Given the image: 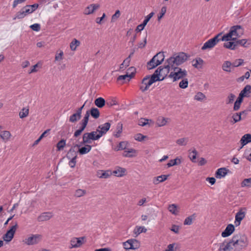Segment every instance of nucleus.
<instances>
[{"mask_svg": "<svg viewBox=\"0 0 251 251\" xmlns=\"http://www.w3.org/2000/svg\"><path fill=\"white\" fill-rule=\"evenodd\" d=\"M248 245V239L245 234H235L228 242L220 244L219 250L223 251H241Z\"/></svg>", "mask_w": 251, "mask_h": 251, "instance_id": "1", "label": "nucleus"}, {"mask_svg": "<svg viewBox=\"0 0 251 251\" xmlns=\"http://www.w3.org/2000/svg\"><path fill=\"white\" fill-rule=\"evenodd\" d=\"M188 57L189 56L186 53L180 52L173 54L166 60V62L171 65V67H177V66L185 62Z\"/></svg>", "mask_w": 251, "mask_h": 251, "instance_id": "2", "label": "nucleus"}, {"mask_svg": "<svg viewBox=\"0 0 251 251\" xmlns=\"http://www.w3.org/2000/svg\"><path fill=\"white\" fill-rule=\"evenodd\" d=\"M97 130L96 131H93L91 132H86L83 134L82 136V141L80 142L82 145H85L86 144H90L92 142V140L95 141L99 139L101 136L98 133Z\"/></svg>", "mask_w": 251, "mask_h": 251, "instance_id": "3", "label": "nucleus"}, {"mask_svg": "<svg viewBox=\"0 0 251 251\" xmlns=\"http://www.w3.org/2000/svg\"><path fill=\"white\" fill-rule=\"evenodd\" d=\"M171 68V65L168 64L165 65V66H160L154 72L153 74V75H155L157 76V78H158V81H162L167 76L168 73L170 72V68Z\"/></svg>", "mask_w": 251, "mask_h": 251, "instance_id": "4", "label": "nucleus"}, {"mask_svg": "<svg viewBox=\"0 0 251 251\" xmlns=\"http://www.w3.org/2000/svg\"><path fill=\"white\" fill-rule=\"evenodd\" d=\"M171 68L174 71L171 72L169 75V77L173 78L174 82L179 79L183 78L187 75V71L185 70H182L178 67H171Z\"/></svg>", "mask_w": 251, "mask_h": 251, "instance_id": "5", "label": "nucleus"}, {"mask_svg": "<svg viewBox=\"0 0 251 251\" xmlns=\"http://www.w3.org/2000/svg\"><path fill=\"white\" fill-rule=\"evenodd\" d=\"M222 34V33H220L213 38L208 40L203 44V46L201 47V50H204L206 49H211L215 47L220 41L219 37L221 36Z\"/></svg>", "mask_w": 251, "mask_h": 251, "instance_id": "6", "label": "nucleus"}, {"mask_svg": "<svg viewBox=\"0 0 251 251\" xmlns=\"http://www.w3.org/2000/svg\"><path fill=\"white\" fill-rule=\"evenodd\" d=\"M158 81L157 76L153 75H148L142 79V84L146 85L144 89L142 88V91L147 90L149 87L153 83Z\"/></svg>", "mask_w": 251, "mask_h": 251, "instance_id": "7", "label": "nucleus"}, {"mask_svg": "<svg viewBox=\"0 0 251 251\" xmlns=\"http://www.w3.org/2000/svg\"><path fill=\"white\" fill-rule=\"evenodd\" d=\"M17 227L18 225L17 223L12 226L10 229L8 230L6 233L3 235V239L7 242L11 241L14 237Z\"/></svg>", "mask_w": 251, "mask_h": 251, "instance_id": "8", "label": "nucleus"}, {"mask_svg": "<svg viewBox=\"0 0 251 251\" xmlns=\"http://www.w3.org/2000/svg\"><path fill=\"white\" fill-rule=\"evenodd\" d=\"M41 239V235L32 234L30 237L25 238L23 242L28 245H32L38 243Z\"/></svg>", "mask_w": 251, "mask_h": 251, "instance_id": "9", "label": "nucleus"}, {"mask_svg": "<svg viewBox=\"0 0 251 251\" xmlns=\"http://www.w3.org/2000/svg\"><path fill=\"white\" fill-rule=\"evenodd\" d=\"M81 146H82V145L80 143L78 144L73 143V146L71 147V148L69 150V151H68V152L66 154V157L68 159H72V158L76 159L77 157V152H78L75 151V148H79Z\"/></svg>", "mask_w": 251, "mask_h": 251, "instance_id": "10", "label": "nucleus"}, {"mask_svg": "<svg viewBox=\"0 0 251 251\" xmlns=\"http://www.w3.org/2000/svg\"><path fill=\"white\" fill-rule=\"evenodd\" d=\"M229 31L233 36L236 37H240L244 32L242 26L240 25H234L231 27Z\"/></svg>", "mask_w": 251, "mask_h": 251, "instance_id": "11", "label": "nucleus"}, {"mask_svg": "<svg viewBox=\"0 0 251 251\" xmlns=\"http://www.w3.org/2000/svg\"><path fill=\"white\" fill-rule=\"evenodd\" d=\"M110 126L111 124L110 123H105L103 125H100L98 127L97 130L101 137L102 135L106 134V132L109 130Z\"/></svg>", "mask_w": 251, "mask_h": 251, "instance_id": "12", "label": "nucleus"}, {"mask_svg": "<svg viewBox=\"0 0 251 251\" xmlns=\"http://www.w3.org/2000/svg\"><path fill=\"white\" fill-rule=\"evenodd\" d=\"M85 238V237H81L79 238L74 237L71 240V249L73 248H78L81 246L83 244L82 240Z\"/></svg>", "mask_w": 251, "mask_h": 251, "instance_id": "13", "label": "nucleus"}, {"mask_svg": "<svg viewBox=\"0 0 251 251\" xmlns=\"http://www.w3.org/2000/svg\"><path fill=\"white\" fill-rule=\"evenodd\" d=\"M235 227L232 224H229L227 226L226 229L222 233V236L223 237H227L231 235L234 231Z\"/></svg>", "mask_w": 251, "mask_h": 251, "instance_id": "14", "label": "nucleus"}, {"mask_svg": "<svg viewBox=\"0 0 251 251\" xmlns=\"http://www.w3.org/2000/svg\"><path fill=\"white\" fill-rule=\"evenodd\" d=\"M229 170L226 168H221L218 169L215 173V177L217 178H221L225 177L227 174Z\"/></svg>", "mask_w": 251, "mask_h": 251, "instance_id": "15", "label": "nucleus"}, {"mask_svg": "<svg viewBox=\"0 0 251 251\" xmlns=\"http://www.w3.org/2000/svg\"><path fill=\"white\" fill-rule=\"evenodd\" d=\"M251 142V134H246L244 136H242L240 140V143L241 144V147L238 149V151H240L245 145Z\"/></svg>", "mask_w": 251, "mask_h": 251, "instance_id": "16", "label": "nucleus"}, {"mask_svg": "<svg viewBox=\"0 0 251 251\" xmlns=\"http://www.w3.org/2000/svg\"><path fill=\"white\" fill-rule=\"evenodd\" d=\"M243 97H251V85H247L239 93Z\"/></svg>", "mask_w": 251, "mask_h": 251, "instance_id": "17", "label": "nucleus"}, {"mask_svg": "<svg viewBox=\"0 0 251 251\" xmlns=\"http://www.w3.org/2000/svg\"><path fill=\"white\" fill-rule=\"evenodd\" d=\"M245 213L242 210H239L235 215V224L236 226L240 225L241 221L244 218Z\"/></svg>", "mask_w": 251, "mask_h": 251, "instance_id": "18", "label": "nucleus"}, {"mask_svg": "<svg viewBox=\"0 0 251 251\" xmlns=\"http://www.w3.org/2000/svg\"><path fill=\"white\" fill-rule=\"evenodd\" d=\"M158 61L157 62L155 58H152L149 62H147L146 67L148 70H150L155 68L159 65Z\"/></svg>", "mask_w": 251, "mask_h": 251, "instance_id": "19", "label": "nucleus"}, {"mask_svg": "<svg viewBox=\"0 0 251 251\" xmlns=\"http://www.w3.org/2000/svg\"><path fill=\"white\" fill-rule=\"evenodd\" d=\"M39 6V4L37 3H34L32 5H26L24 6L23 9L25 10V11L27 13V14H30L34 12Z\"/></svg>", "mask_w": 251, "mask_h": 251, "instance_id": "20", "label": "nucleus"}, {"mask_svg": "<svg viewBox=\"0 0 251 251\" xmlns=\"http://www.w3.org/2000/svg\"><path fill=\"white\" fill-rule=\"evenodd\" d=\"M100 7L99 4H92L87 7L84 11V14L89 15L93 13L95 10L98 9Z\"/></svg>", "mask_w": 251, "mask_h": 251, "instance_id": "21", "label": "nucleus"}, {"mask_svg": "<svg viewBox=\"0 0 251 251\" xmlns=\"http://www.w3.org/2000/svg\"><path fill=\"white\" fill-rule=\"evenodd\" d=\"M78 150L77 152L81 155L85 154L89 152L91 149L92 146L88 145V144H85V146L78 148Z\"/></svg>", "mask_w": 251, "mask_h": 251, "instance_id": "22", "label": "nucleus"}, {"mask_svg": "<svg viewBox=\"0 0 251 251\" xmlns=\"http://www.w3.org/2000/svg\"><path fill=\"white\" fill-rule=\"evenodd\" d=\"M132 76L128 75V73H126V75H119L117 78V81H121V84H124L126 82H129Z\"/></svg>", "mask_w": 251, "mask_h": 251, "instance_id": "23", "label": "nucleus"}, {"mask_svg": "<svg viewBox=\"0 0 251 251\" xmlns=\"http://www.w3.org/2000/svg\"><path fill=\"white\" fill-rule=\"evenodd\" d=\"M52 216L51 213L44 212L38 217L39 222H43L50 220Z\"/></svg>", "mask_w": 251, "mask_h": 251, "instance_id": "24", "label": "nucleus"}, {"mask_svg": "<svg viewBox=\"0 0 251 251\" xmlns=\"http://www.w3.org/2000/svg\"><path fill=\"white\" fill-rule=\"evenodd\" d=\"M244 98V97H243L240 94L239 95L238 97L237 98L236 100L234 102L233 106V110L234 111H237L239 109L241 104L243 102Z\"/></svg>", "mask_w": 251, "mask_h": 251, "instance_id": "25", "label": "nucleus"}, {"mask_svg": "<svg viewBox=\"0 0 251 251\" xmlns=\"http://www.w3.org/2000/svg\"><path fill=\"white\" fill-rule=\"evenodd\" d=\"M169 176V175H161L157 177H154L153 178V182L155 184L162 182L166 180Z\"/></svg>", "mask_w": 251, "mask_h": 251, "instance_id": "26", "label": "nucleus"}, {"mask_svg": "<svg viewBox=\"0 0 251 251\" xmlns=\"http://www.w3.org/2000/svg\"><path fill=\"white\" fill-rule=\"evenodd\" d=\"M193 62H195L193 64V66L197 69H201L202 68V66L203 64V60L201 58H197L195 60H193Z\"/></svg>", "mask_w": 251, "mask_h": 251, "instance_id": "27", "label": "nucleus"}, {"mask_svg": "<svg viewBox=\"0 0 251 251\" xmlns=\"http://www.w3.org/2000/svg\"><path fill=\"white\" fill-rule=\"evenodd\" d=\"M91 115L95 119H98L100 115L99 110L97 108L92 107L90 110H88Z\"/></svg>", "mask_w": 251, "mask_h": 251, "instance_id": "28", "label": "nucleus"}, {"mask_svg": "<svg viewBox=\"0 0 251 251\" xmlns=\"http://www.w3.org/2000/svg\"><path fill=\"white\" fill-rule=\"evenodd\" d=\"M111 173L108 171L100 170L97 172V176L99 178H107L110 176Z\"/></svg>", "mask_w": 251, "mask_h": 251, "instance_id": "29", "label": "nucleus"}, {"mask_svg": "<svg viewBox=\"0 0 251 251\" xmlns=\"http://www.w3.org/2000/svg\"><path fill=\"white\" fill-rule=\"evenodd\" d=\"M169 120V119L168 118H166L163 117H159L157 119L156 125L159 127L164 126L166 125Z\"/></svg>", "mask_w": 251, "mask_h": 251, "instance_id": "30", "label": "nucleus"}, {"mask_svg": "<svg viewBox=\"0 0 251 251\" xmlns=\"http://www.w3.org/2000/svg\"><path fill=\"white\" fill-rule=\"evenodd\" d=\"M94 103L98 107L102 108L105 104V100L103 98L99 97L95 100Z\"/></svg>", "mask_w": 251, "mask_h": 251, "instance_id": "31", "label": "nucleus"}, {"mask_svg": "<svg viewBox=\"0 0 251 251\" xmlns=\"http://www.w3.org/2000/svg\"><path fill=\"white\" fill-rule=\"evenodd\" d=\"M220 41H229L230 40L235 41L236 39V37H232V35L231 34L230 32H229L222 37V38H220Z\"/></svg>", "mask_w": 251, "mask_h": 251, "instance_id": "32", "label": "nucleus"}, {"mask_svg": "<svg viewBox=\"0 0 251 251\" xmlns=\"http://www.w3.org/2000/svg\"><path fill=\"white\" fill-rule=\"evenodd\" d=\"M126 171V169L118 167L115 170L113 171V173L115 175V176L119 177H121L125 175Z\"/></svg>", "mask_w": 251, "mask_h": 251, "instance_id": "33", "label": "nucleus"}, {"mask_svg": "<svg viewBox=\"0 0 251 251\" xmlns=\"http://www.w3.org/2000/svg\"><path fill=\"white\" fill-rule=\"evenodd\" d=\"M153 58H155L157 62H160L159 64L160 65L164 61L165 56L163 52H159L153 56Z\"/></svg>", "mask_w": 251, "mask_h": 251, "instance_id": "34", "label": "nucleus"}, {"mask_svg": "<svg viewBox=\"0 0 251 251\" xmlns=\"http://www.w3.org/2000/svg\"><path fill=\"white\" fill-rule=\"evenodd\" d=\"M231 66H232V63L229 61H225L222 65V69L225 72L230 73L231 72L230 69Z\"/></svg>", "mask_w": 251, "mask_h": 251, "instance_id": "35", "label": "nucleus"}, {"mask_svg": "<svg viewBox=\"0 0 251 251\" xmlns=\"http://www.w3.org/2000/svg\"><path fill=\"white\" fill-rule=\"evenodd\" d=\"M196 217V214L195 213L193 214L192 215L187 217L184 221V225H191L192 224L193 220L195 219Z\"/></svg>", "mask_w": 251, "mask_h": 251, "instance_id": "36", "label": "nucleus"}, {"mask_svg": "<svg viewBox=\"0 0 251 251\" xmlns=\"http://www.w3.org/2000/svg\"><path fill=\"white\" fill-rule=\"evenodd\" d=\"M81 117V116L77 112H76L70 117L69 121L71 123H75L80 120Z\"/></svg>", "mask_w": 251, "mask_h": 251, "instance_id": "37", "label": "nucleus"}, {"mask_svg": "<svg viewBox=\"0 0 251 251\" xmlns=\"http://www.w3.org/2000/svg\"><path fill=\"white\" fill-rule=\"evenodd\" d=\"M181 162V161L180 159L177 157L175 159H172L170 160V161L167 163V165L168 167H171L175 165H179Z\"/></svg>", "mask_w": 251, "mask_h": 251, "instance_id": "38", "label": "nucleus"}, {"mask_svg": "<svg viewBox=\"0 0 251 251\" xmlns=\"http://www.w3.org/2000/svg\"><path fill=\"white\" fill-rule=\"evenodd\" d=\"M132 241L131 242L130 249L131 250H135L138 249L140 246V243L139 241H137L135 239H131Z\"/></svg>", "mask_w": 251, "mask_h": 251, "instance_id": "39", "label": "nucleus"}, {"mask_svg": "<svg viewBox=\"0 0 251 251\" xmlns=\"http://www.w3.org/2000/svg\"><path fill=\"white\" fill-rule=\"evenodd\" d=\"M80 42L76 39H74L70 43V46L72 50H75L77 47L80 45Z\"/></svg>", "mask_w": 251, "mask_h": 251, "instance_id": "40", "label": "nucleus"}, {"mask_svg": "<svg viewBox=\"0 0 251 251\" xmlns=\"http://www.w3.org/2000/svg\"><path fill=\"white\" fill-rule=\"evenodd\" d=\"M66 145V140L62 139L56 144L57 150L58 151L62 150Z\"/></svg>", "mask_w": 251, "mask_h": 251, "instance_id": "41", "label": "nucleus"}, {"mask_svg": "<svg viewBox=\"0 0 251 251\" xmlns=\"http://www.w3.org/2000/svg\"><path fill=\"white\" fill-rule=\"evenodd\" d=\"M224 47L231 50H234L236 49V44L235 42H227L224 44Z\"/></svg>", "mask_w": 251, "mask_h": 251, "instance_id": "42", "label": "nucleus"}, {"mask_svg": "<svg viewBox=\"0 0 251 251\" xmlns=\"http://www.w3.org/2000/svg\"><path fill=\"white\" fill-rule=\"evenodd\" d=\"M10 136L11 134L10 132L7 130L2 131L0 135L1 138L5 141H7L9 139Z\"/></svg>", "mask_w": 251, "mask_h": 251, "instance_id": "43", "label": "nucleus"}, {"mask_svg": "<svg viewBox=\"0 0 251 251\" xmlns=\"http://www.w3.org/2000/svg\"><path fill=\"white\" fill-rule=\"evenodd\" d=\"M232 119H233V121H231V123L232 124H235L240 121L241 120L242 117L241 115V113H235L233 114L232 116Z\"/></svg>", "mask_w": 251, "mask_h": 251, "instance_id": "44", "label": "nucleus"}, {"mask_svg": "<svg viewBox=\"0 0 251 251\" xmlns=\"http://www.w3.org/2000/svg\"><path fill=\"white\" fill-rule=\"evenodd\" d=\"M206 98V96L202 93L199 92L195 96V100L198 101H202Z\"/></svg>", "mask_w": 251, "mask_h": 251, "instance_id": "45", "label": "nucleus"}, {"mask_svg": "<svg viewBox=\"0 0 251 251\" xmlns=\"http://www.w3.org/2000/svg\"><path fill=\"white\" fill-rule=\"evenodd\" d=\"M188 142V138H182L177 139L176 141V143L179 146H185Z\"/></svg>", "mask_w": 251, "mask_h": 251, "instance_id": "46", "label": "nucleus"}, {"mask_svg": "<svg viewBox=\"0 0 251 251\" xmlns=\"http://www.w3.org/2000/svg\"><path fill=\"white\" fill-rule=\"evenodd\" d=\"M177 205L175 204H172L169 205L168 210L172 214L177 215L178 211H176Z\"/></svg>", "mask_w": 251, "mask_h": 251, "instance_id": "47", "label": "nucleus"}, {"mask_svg": "<svg viewBox=\"0 0 251 251\" xmlns=\"http://www.w3.org/2000/svg\"><path fill=\"white\" fill-rule=\"evenodd\" d=\"M29 113V109L28 108H23L22 110L19 112V116L20 118H24L27 116Z\"/></svg>", "mask_w": 251, "mask_h": 251, "instance_id": "48", "label": "nucleus"}, {"mask_svg": "<svg viewBox=\"0 0 251 251\" xmlns=\"http://www.w3.org/2000/svg\"><path fill=\"white\" fill-rule=\"evenodd\" d=\"M126 142L125 141L121 142L117 147L115 149L116 151L125 150L126 147Z\"/></svg>", "mask_w": 251, "mask_h": 251, "instance_id": "49", "label": "nucleus"}, {"mask_svg": "<svg viewBox=\"0 0 251 251\" xmlns=\"http://www.w3.org/2000/svg\"><path fill=\"white\" fill-rule=\"evenodd\" d=\"M122 129H123V125L121 123H119L117 124V127H116V129L117 130V133L114 134V136L118 138V137H120V134L122 132Z\"/></svg>", "mask_w": 251, "mask_h": 251, "instance_id": "50", "label": "nucleus"}, {"mask_svg": "<svg viewBox=\"0 0 251 251\" xmlns=\"http://www.w3.org/2000/svg\"><path fill=\"white\" fill-rule=\"evenodd\" d=\"M247 40L246 39H241V40H235V43L236 44V47L238 46V45H241L242 46H243L244 47H247L248 46L246 45L247 43Z\"/></svg>", "mask_w": 251, "mask_h": 251, "instance_id": "51", "label": "nucleus"}, {"mask_svg": "<svg viewBox=\"0 0 251 251\" xmlns=\"http://www.w3.org/2000/svg\"><path fill=\"white\" fill-rule=\"evenodd\" d=\"M86 194V191L85 190L82 189H77L75 191V196L76 197H80Z\"/></svg>", "mask_w": 251, "mask_h": 251, "instance_id": "52", "label": "nucleus"}, {"mask_svg": "<svg viewBox=\"0 0 251 251\" xmlns=\"http://www.w3.org/2000/svg\"><path fill=\"white\" fill-rule=\"evenodd\" d=\"M188 81L187 78L183 79L179 83V86L182 89H185L188 87Z\"/></svg>", "mask_w": 251, "mask_h": 251, "instance_id": "53", "label": "nucleus"}, {"mask_svg": "<svg viewBox=\"0 0 251 251\" xmlns=\"http://www.w3.org/2000/svg\"><path fill=\"white\" fill-rule=\"evenodd\" d=\"M251 178H246L243 180V181L241 183V186L242 187L247 186V187H251Z\"/></svg>", "mask_w": 251, "mask_h": 251, "instance_id": "54", "label": "nucleus"}, {"mask_svg": "<svg viewBox=\"0 0 251 251\" xmlns=\"http://www.w3.org/2000/svg\"><path fill=\"white\" fill-rule=\"evenodd\" d=\"M244 63V60L242 59H238L235 60L233 63H232V67H237L242 65Z\"/></svg>", "mask_w": 251, "mask_h": 251, "instance_id": "55", "label": "nucleus"}, {"mask_svg": "<svg viewBox=\"0 0 251 251\" xmlns=\"http://www.w3.org/2000/svg\"><path fill=\"white\" fill-rule=\"evenodd\" d=\"M142 120H144V121H142V126H144L147 125L150 126L153 124V122L151 119L142 118Z\"/></svg>", "mask_w": 251, "mask_h": 251, "instance_id": "56", "label": "nucleus"}, {"mask_svg": "<svg viewBox=\"0 0 251 251\" xmlns=\"http://www.w3.org/2000/svg\"><path fill=\"white\" fill-rule=\"evenodd\" d=\"M235 98V95H234L232 93H230L228 95L226 100V104L231 103L234 101V100Z\"/></svg>", "mask_w": 251, "mask_h": 251, "instance_id": "57", "label": "nucleus"}, {"mask_svg": "<svg viewBox=\"0 0 251 251\" xmlns=\"http://www.w3.org/2000/svg\"><path fill=\"white\" fill-rule=\"evenodd\" d=\"M167 8L166 6H163L161 8V11L159 13V15L158 16V21H159L161 18L164 16L166 12Z\"/></svg>", "mask_w": 251, "mask_h": 251, "instance_id": "58", "label": "nucleus"}, {"mask_svg": "<svg viewBox=\"0 0 251 251\" xmlns=\"http://www.w3.org/2000/svg\"><path fill=\"white\" fill-rule=\"evenodd\" d=\"M126 73H128V75L132 76V78L134 77L136 69L134 67H129Z\"/></svg>", "mask_w": 251, "mask_h": 251, "instance_id": "59", "label": "nucleus"}, {"mask_svg": "<svg viewBox=\"0 0 251 251\" xmlns=\"http://www.w3.org/2000/svg\"><path fill=\"white\" fill-rule=\"evenodd\" d=\"M244 155L246 159L251 162V148L246 150Z\"/></svg>", "mask_w": 251, "mask_h": 251, "instance_id": "60", "label": "nucleus"}, {"mask_svg": "<svg viewBox=\"0 0 251 251\" xmlns=\"http://www.w3.org/2000/svg\"><path fill=\"white\" fill-rule=\"evenodd\" d=\"M197 151L195 149H194L192 151V153H193L192 155L191 154V153L189 155V157L190 159L192 160V162H196V155L197 154Z\"/></svg>", "mask_w": 251, "mask_h": 251, "instance_id": "61", "label": "nucleus"}, {"mask_svg": "<svg viewBox=\"0 0 251 251\" xmlns=\"http://www.w3.org/2000/svg\"><path fill=\"white\" fill-rule=\"evenodd\" d=\"M121 14L120 11L119 10L116 11L115 14L112 15L111 18V22H114L120 17Z\"/></svg>", "mask_w": 251, "mask_h": 251, "instance_id": "62", "label": "nucleus"}, {"mask_svg": "<svg viewBox=\"0 0 251 251\" xmlns=\"http://www.w3.org/2000/svg\"><path fill=\"white\" fill-rule=\"evenodd\" d=\"M132 239H129V240H127L126 241L123 242V245L124 249H126V250H130V248H129V247H130L131 242H132Z\"/></svg>", "mask_w": 251, "mask_h": 251, "instance_id": "63", "label": "nucleus"}, {"mask_svg": "<svg viewBox=\"0 0 251 251\" xmlns=\"http://www.w3.org/2000/svg\"><path fill=\"white\" fill-rule=\"evenodd\" d=\"M30 28L35 31H38L40 30L41 26L39 24H34L30 26Z\"/></svg>", "mask_w": 251, "mask_h": 251, "instance_id": "64", "label": "nucleus"}]
</instances>
